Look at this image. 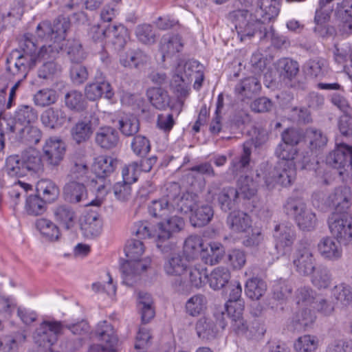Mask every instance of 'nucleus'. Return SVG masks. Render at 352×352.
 I'll return each instance as SVG.
<instances>
[{
  "instance_id": "obj_49",
  "label": "nucleus",
  "mask_w": 352,
  "mask_h": 352,
  "mask_svg": "<svg viewBox=\"0 0 352 352\" xmlns=\"http://www.w3.org/2000/svg\"><path fill=\"white\" fill-rule=\"evenodd\" d=\"M132 233L139 239L157 238L158 239L157 224L154 226L148 221H139L134 224Z\"/></svg>"
},
{
  "instance_id": "obj_3",
  "label": "nucleus",
  "mask_w": 352,
  "mask_h": 352,
  "mask_svg": "<svg viewBox=\"0 0 352 352\" xmlns=\"http://www.w3.org/2000/svg\"><path fill=\"white\" fill-rule=\"evenodd\" d=\"M228 19L234 26L237 36L241 41L251 39L256 34L260 39L267 35V28L261 23L256 13L247 9H236L228 14Z\"/></svg>"
},
{
  "instance_id": "obj_22",
  "label": "nucleus",
  "mask_w": 352,
  "mask_h": 352,
  "mask_svg": "<svg viewBox=\"0 0 352 352\" xmlns=\"http://www.w3.org/2000/svg\"><path fill=\"white\" fill-rule=\"evenodd\" d=\"M101 37H107L116 48L122 50L129 40V33L122 25H109L104 30L100 31L99 38Z\"/></svg>"
},
{
  "instance_id": "obj_51",
  "label": "nucleus",
  "mask_w": 352,
  "mask_h": 352,
  "mask_svg": "<svg viewBox=\"0 0 352 352\" xmlns=\"http://www.w3.org/2000/svg\"><path fill=\"white\" fill-rule=\"evenodd\" d=\"M189 283L192 287L200 288L208 281V274L207 269L201 265H195L189 268Z\"/></svg>"
},
{
  "instance_id": "obj_55",
  "label": "nucleus",
  "mask_w": 352,
  "mask_h": 352,
  "mask_svg": "<svg viewBox=\"0 0 352 352\" xmlns=\"http://www.w3.org/2000/svg\"><path fill=\"white\" fill-rule=\"evenodd\" d=\"M326 67L327 60L316 57L308 60L303 66V70L307 75L316 78L324 74Z\"/></svg>"
},
{
  "instance_id": "obj_13",
  "label": "nucleus",
  "mask_w": 352,
  "mask_h": 352,
  "mask_svg": "<svg viewBox=\"0 0 352 352\" xmlns=\"http://www.w3.org/2000/svg\"><path fill=\"white\" fill-rule=\"evenodd\" d=\"M272 236L277 253L284 255L294 243L296 234L293 226L280 223L274 227Z\"/></svg>"
},
{
  "instance_id": "obj_61",
  "label": "nucleus",
  "mask_w": 352,
  "mask_h": 352,
  "mask_svg": "<svg viewBox=\"0 0 352 352\" xmlns=\"http://www.w3.org/2000/svg\"><path fill=\"white\" fill-rule=\"evenodd\" d=\"M33 100L34 104L37 107H47L56 102V93L51 89H43L34 95Z\"/></svg>"
},
{
  "instance_id": "obj_43",
  "label": "nucleus",
  "mask_w": 352,
  "mask_h": 352,
  "mask_svg": "<svg viewBox=\"0 0 352 352\" xmlns=\"http://www.w3.org/2000/svg\"><path fill=\"white\" fill-rule=\"evenodd\" d=\"M213 216L212 206L210 204H203L195 209L190 221L193 226L203 227L211 221Z\"/></svg>"
},
{
  "instance_id": "obj_15",
  "label": "nucleus",
  "mask_w": 352,
  "mask_h": 352,
  "mask_svg": "<svg viewBox=\"0 0 352 352\" xmlns=\"http://www.w3.org/2000/svg\"><path fill=\"white\" fill-rule=\"evenodd\" d=\"M331 234L338 239H352V223L344 212L333 213L328 220Z\"/></svg>"
},
{
  "instance_id": "obj_35",
  "label": "nucleus",
  "mask_w": 352,
  "mask_h": 352,
  "mask_svg": "<svg viewBox=\"0 0 352 352\" xmlns=\"http://www.w3.org/2000/svg\"><path fill=\"white\" fill-rule=\"evenodd\" d=\"M19 157L23 162L27 175L29 173H36L41 170L42 160L38 151L30 148L23 151Z\"/></svg>"
},
{
  "instance_id": "obj_41",
  "label": "nucleus",
  "mask_w": 352,
  "mask_h": 352,
  "mask_svg": "<svg viewBox=\"0 0 352 352\" xmlns=\"http://www.w3.org/2000/svg\"><path fill=\"white\" fill-rule=\"evenodd\" d=\"M331 206L335 207L336 210L344 212V210L348 208V204L351 199V189L347 186L337 188L333 193L329 196Z\"/></svg>"
},
{
  "instance_id": "obj_14",
  "label": "nucleus",
  "mask_w": 352,
  "mask_h": 352,
  "mask_svg": "<svg viewBox=\"0 0 352 352\" xmlns=\"http://www.w3.org/2000/svg\"><path fill=\"white\" fill-rule=\"evenodd\" d=\"M270 174V177L265 178V184L267 188L272 187L274 182L285 187L291 185L296 176L294 162L279 163Z\"/></svg>"
},
{
  "instance_id": "obj_25",
  "label": "nucleus",
  "mask_w": 352,
  "mask_h": 352,
  "mask_svg": "<svg viewBox=\"0 0 352 352\" xmlns=\"http://www.w3.org/2000/svg\"><path fill=\"white\" fill-rule=\"evenodd\" d=\"M201 70V66L199 63L195 60H189L183 63H179L175 68V74L174 75V80L191 82L192 77Z\"/></svg>"
},
{
  "instance_id": "obj_36",
  "label": "nucleus",
  "mask_w": 352,
  "mask_h": 352,
  "mask_svg": "<svg viewBox=\"0 0 352 352\" xmlns=\"http://www.w3.org/2000/svg\"><path fill=\"white\" fill-rule=\"evenodd\" d=\"M149 214L155 218L168 217L173 208L171 206V199L168 197V192L162 198L151 201L148 208Z\"/></svg>"
},
{
  "instance_id": "obj_64",
  "label": "nucleus",
  "mask_w": 352,
  "mask_h": 352,
  "mask_svg": "<svg viewBox=\"0 0 352 352\" xmlns=\"http://www.w3.org/2000/svg\"><path fill=\"white\" fill-rule=\"evenodd\" d=\"M333 296L342 305L348 306L352 304V287L345 284H340L334 287L332 291Z\"/></svg>"
},
{
  "instance_id": "obj_31",
  "label": "nucleus",
  "mask_w": 352,
  "mask_h": 352,
  "mask_svg": "<svg viewBox=\"0 0 352 352\" xmlns=\"http://www.w3.org/2000/svg\"><path fill=\"white\" fill-rule=\"evenodd\" d=\"M164 269L168 275L180 276L188 270V263L179 254H172L164 262Z\"/></svg>"
},
{
  "instance_id": "obj_21",
  "label": "nucleus",
  "mask_w": 352,
  "mask_h": 352,
  "mask_svg": "<svg viewBox=\"0 0 352 352\" xmlns=\"http://www.w3.org/2000/svg\"><path fill=\"white\" fill-rule=\"evenodd\" d=\"M185 226L183 218L177 215L172 216L165 221L157 223L158 241H166L173 234L181 231Z\"/></svg>"
},
{
  "instance_id": "obj_47",
  "label": "nucleus",
  "mask_w": 352,
  "mask_h": 352,
  "mask_svg": "<svg viewBox=\"0 0 352 352\" xmlns=\"http://www.w3.org/2000/svg\"><path fill=\"white\" fill-rule=\"evenodd\" d=\"M147 96L156 109H164L169 105L170 98L168 92L160 87L149 89L147 91Z\"/></svg>"
},
{
  "instance_id": "obj_32",
  "label": "nucleus",
  "mask_w": 352,
  "mask_h": 352,
  "mask_svg": "<svg viewBox=\"0 0 352 352\" xmlns=\"http://www.w3.org/2000/svg\"><path fill=\"white\" fill-rule=\"evenodd\" d=\"M183 47L181 37L177 34H167L162 36L160 43V50L164 59L179 52Z\"/></svg>"
},
{
  "instance_id": "obj_6",
  "label": "nucleus",
  "mask_w": 352,
  "mask_h": 352,
  "mask_svg": "<svg viewBox=\"0 0 352 352\" xmlns=\"http://www.w3.org/2000/svg\"><path fill=\"white\" fill-rule=\"evenodd\" d=\"M326 163L343 178L352 177V146L344 143L338 144L327 156Z\"/></svg>"
},
{
  "instance_id": "obj_28",
  "label": "nucleus",
  "mask_w": 352,
  "mask_h": 352,
  "mask_svg": "<svg viewBox=\"0 0 352 352\" xmlns=\"http://www.w3.org/2000/svg\"><path fill=\"white\" fill-rule=\"evenodd\" d=\"M98 120H81L76 123L70 129L72 139L78 144L87 141L93 133V125L98 124Z\"/></svg>"
},
{
  "instance_id": "obj_38",
  "label": "nucleus",
  "mask_w": 352,
  "mask_h": 352,
  "mask_svg": "<svg viewBox=\"0 0 352 352\" xmlns=\"http://www.w3.org/2000/svg\"><path fill=\"white\" fill-rule=\"evenodd\" d=\"M150 57L140 50H133L120 59V63L125 67L142 69L149 61Z\"/></svg>"
},
{
  "instance_id": "obj_11",
  "label": "nucleus",
  "mask_w": 352,
  "mask_h": 352,
  "mask_svg": "<svg viewBox=\"0 0 352 352\" xmlns=\"http://www.w3.org/2000/svg\"><path fill=\"white\" fill-rule=\"evenodd\" d=\"M168 197L171 199V206L173 210L182 214L192 212L195 206H197L199 197L194 192L186 191L182 194L179 192L177 184H171L167 188Z\"/></svg>"
},
{
  "instance_id": "obj_1",
  "label": "nucleus",
  "mask_w": 352,
  "mask_h": 352,
  "mask_svg": "<svg viewBox=\"0 0 352 352\" xmlns=\"http://www.w3.org/2000/svg\"><path fill=\"white\" fill-rule=\"evenodd\" d=\"M69 28V21L63 16H59L54 21L53 24L43 21L36 28L38 37L45 38L52 43L43 45L37 52V62L53 60L63 47V42L66 37V32Z\"/></svg>"
},
{
  "instance_id": "obj_16",
  "label": "nucleus",
  "mask_w": 352,
  "mask_h": 352,
  "mask_svg": "<svg viewBox=\"0 0 352 352\" xmlns=\"http://www.w3.org/2000/svg\"><path fill=\"white\" fill-rule=\"evenodd\" d=\"M65 152V144L57 137L49 138L43 146V153L47 163L53 166L59 165Z\"/></svg>"
},
{
  "instance_id": "obj_7",
  "label": "nucleus",
  "mask_w": 352,
  "mask_h": 352,
  "mask_svg": "<svg viewBox=\"0 0 352 352\" xmlns=\"http://www.w3.org/2000/svg\"><path fill=\"white\" fill-rule=\"evenodd\" d=\"M64 324L58 321H44L36 329L34 340L39 346L47 350L46 352L54 351L52 346L56 342L59 335L63 333Z\"/></svg>"
},
{
  "instance_id": "obj_34",
  "label": "nucleus",
  "mask_w": 352,
  "mask_h": 352,
  "mask_svg": "<svg viewBox=\"0 0 352 352\" xmlns=\"http://www.w3.org/2000/svg\"><path fill=\"white\" fill-rule=\"evenodd\" d=\"M36 192L46 203H52L58 199L60 189L54 181L41 179L37 183Z\"/></svg>"
},
{
  "instance_id": "obj_45",
  "label": "nucleus",
  "mask_w": 352,
  "mask_h": 352,
  "mask_svg": "<svg viewBox=\"0 0 352 352\" xmlns=\"http://www.w3.org/2000/svg\"><path fill=\"white\" fill-rule=\"evenodd\" d=\"M117 161L111 157H100L95 163L94 169L99 179H104L110 175L115 170Z\"/></svg>"
},
{
  "instance_id": "obj_48",
  "label": "nucleus",
  "mask_w": 352,
  "mask_h": 352,
  "mask_svg": "<svg viewBox=\"0 0 352 352\" xmlns=\"http://www.w3.org/2000/svg\"><path fill=\"white\" fill-rule=\"evenodd\" d=\"M254 12L261 21V23L265 25L267 22H270L272 19L276 17L279 13V8L275 6L272 1L267 0L263 2L261 5L257 8Z\"/></svg>"
},
{
  "instance_id": "obj_8",
  "label": "nucleus",
  "mask_w": 352,
  "mask_h": 352,
  "mask_svg": "<svg viewBox=\"0 0 352 352\" xmlns=\"http://www.w3.org/2000/svg\"><path fill=\"white\" fill-rule=\"evenodd\" d=\"M63 197L69 204H75L82 203L85 206L99 207L102 204L100 198H96L87 201V190L83 182L80 181H67L63 188Z\"/></svg>"
},
{
  "instance_id": "obj_40",
  "label": "nucleus",
  "mask_w": 352,
  "mask_h": 352,
  "mask_svg": "<svg viewBox=\"0 0 352 352\" xmlns=\"http://www.w3.org/2000/svg\"><path fill=\"white\" fill-rule=\"evenodd\" d=\"M230 279L229 270L224 267H217L208 275V282L212 289L219 290L224 287L229 283Z\"/></svg>"
},
{
  "instance_id": "obj_63",
  "label": "nucleus",
  "mask_w": 352,
  "mask_h": 352,
  "mask_svg": "<svg viewBox=\"0 0 352 352\" xmlns=\"http://www.w3.org/2000/svg\"><path fill=\"white\" fill-rule=\"evenodd\" d=\"M25 338L23 334L4 336L0 339V352H17L19 344L25 342Z\"/></svg>"
},
{
  "instance_id": "obj_2",
  "label": "nucleus",
  "mask_w": 352,
  "mask_h": 352,
  "mask_svg": "<svg viewBox=\"0 0 352 352\" xmlns=\"http://www.w3.org/2000/svg\"><path fill=\"white\" fill-rule=\"evenodd\" d=\"M124 252L127 259L120 267L122 283L132 286L139 280L141 273L149 266L151 260L142 258L144 246L140 240L131 239L128 241Z\"/></svg>"
},
{
  "instance_id": "obj_4",
  "label": "nucleus",
  "mask_w": 352,
  "mask_h": 352,
  "mask_svg": "<svg viewBox=\"0 0 352 352\" xmlns=\"http://www.w3.org/2000/svg\"><path fill=\"white\" fill-rule=\"evenodd\" d=\"M285 212L293 218L297 226L303 231H311L316 226V214L302 199L289 198L284 206Z\"/></svg>"
},
{
  "instance_id": "obj_60",
  "label": "nucleus",
  "mask_w": 352,
  "mask_h": 352,
  "mask_svg": "<svg viewBox=\"0 0 352 352\" xmlns=\"http://www.w3.org/2000/svg\"><path fill=\"white\" fill-rule=\"evenodd\" d=\"M206 298L201 294H196L190 298L186 303V313L192 316H197L206 307Z\"/></svg>"
},
{
  "instance_id": "obj_52",
  "label": "nucleus",
  "mask_w": 352,
  "mask_h": 352,
  "mask_svg": "<svg viewBox=\"0 0 352 352\" xmlns=\"http://www.w3.org/2000/svg\"><path fill=\"white\" fill-rule=\"evenodd\" d=\"M259 181L249 176H241L238 180V192L245 199H250L257 191Z\"/></svg>"
},
{
  "instance_id": "obj_54",
  "label": "nucleus",
  "mask_w": 352,
  "mask_h": 352,
  "mask_svg": "<svg viewBox=\"0 0 352 352\" xmlns=\"http://www.w3.org/2000/svg\"><path fill=\"white\" fill-rule=\"evenodd\" d=\"M36 227L47 240L53 241L58 239L59 229L51 221L46 219H38L36 221Z\"/></svg>"
},
{
  "instance_id": "obj_9",
  "label": "nucleus",
  "mask_w": 352,
  "mask_h": 352,
  "mask_svg": "<svg viewBox=\"0 0 352 352\" xmlns=\"http://www.w3.org/2000/svg\"><path fill=\"white\" fill-rule=\"evenodd\" d=\"M7 129L12 133L10 138L14 139V143L18 146L35 145L40 142L42 137V132L38 127L30 124L23 126L16 121L12 120L8 122Z\"/></svg>"
},
{
  "instance_id": "obj_26",
  "label": "nucleus",
  "mask_w": 352,
  "mask_h": 352,
  "mask_svg": "<svg viewBox=\"0 0 352 352\" xmlns=\"http://www.w3.org/2000/svg\"><path fill=\"white\" fill-rule=\"evenodd\" d=\"M67 120V118L65 112L60 108H47L41 116L42 124L50 129L60 128Z\"/></svg>"
},
{
  "instance_id": "obj_29",
  "label": "nucleus",
  "mask_w": 352,
  "mask_h": 352,
  "mask_svg": "<svg viewBox=\"0 0 352 352\" xmlns=\"http://www.w3.org/2000/svg\"><path fill=\"white\" fill-rule=\"evenodd\" d=\"M228 228L234 232H247L252 226L250 217L241 210L231 212L226 219Z\"/></svg>"
},
{
  "instance_id": "obj_10",
  "label": "nucleus",
  "mask_w": 352,
  "mask_h": 352,
  "mask_svg": "<svg viewBox=\"0 0 352 352\" xmlns=\"http://www.w3.org/2000/svg\"><path fill=\"white\" fill-rule=\"evenodd\" d=\"M95 335L104 344L91 345L89 352H117L118 337L111 324L105 320L100 322L96 329Z\"/></svg>"
},
{
  "instance_id": "obj_62",
  "label": "nucleus",
  "mask_w": 352,
  "mask_h": 352,
  "mask_svg": "<svg viewBox=\"0 0 352 352\" xmlns=\"http://www.w3.org/2000/svg\"><path fill=\"white\" fill-rule=\"evenodd\" d=\"M65 104L67 108L81 111L86 108V101L82 94L76 90L67 93L65 96Z\"/></svg>"
},
{
  "instance_id": "obj_37",
  "label": "nucleus",
  "mask_w": 352,
  "mask_h": 352,
  "mask_svg": "<svg viewBox=\"0 0 352 352\" xmlns=\"http://www.w3.org/2000/svg\"><path fill=\"white\" fill-rule=\"evenodd\" d=\"M138 306L142 322L144 324L149 322L154 318L155 314L151 296L147 293L140 292Z\"/></svg>"
},
{
  "instance_id": "obj_53",
  "label": "nucleus",
  "mask_w": 352,
  "mask_h": 352,
  "mask_svg": "<svg viewBox=\"0 0 352 352\" xmlns=\"http://www.w3.org/2000/svg\"><path fill=\"white\" fill-rule=\"evenodd\" d=\"M311 274V283L318 289H326L330 285L331 274L326 267L319 265L314 270Z\"/></svg>"
},
{
  "instance_id": "obj_33",
  "label": "nucleus",
  "mask_w": 352,
  "mask_h": 352,
  "mask_svg": "<svg viewBox=\"0 0 352 352\" xmlns=\"http://www.w3.org/2000/svg\"><path fill=\"white\" fill-rule=\"evenodd\" d=\"M113 92L109 82H92L85 87V96L89 100H96L102 96L107 99L113 96Z\"/></svg>"
},
{
  "instance_id": "obj_50",
  "label": "nucleus",
  "mask_w": 352,
  "mask_h": 352,
  "mask_svg": "<svg viewBox=\"0 0 352 352\" xmlns=\"http://www.w3.org/2000/svg\"><path fill=\"white\" fill-rule=\"evenodd\" d=\"M267 285L265 283L258 278L249 279L245 284V294L252 300H258L265 292Z\"/></svg>"
},
{
  "instance_id": "obj_12",
  "label": "nucleus",
  "mask_w": 352,
  "mask_h": 352,
  "mask_svg": "<svg viewBox=\"0 0 352 352\" xmlns=\"http://www.w3.org/2000/svg\"><path fill=\"white\" fill-rule=\"evenodd\" d=\"M244 309H241V305L238 307L237 309H233V307L230 306L228 311H216L214 318L221 329H224L228 324V320H230L231 328L237 334H245L249 330V324L243 317Z\"/></svg>"
},
{
  "instance_id": "obj_24",
  "label": "nucleus",
  "mask_w": 352,
  "mask_h": 352,
  "mask_svg": "<svg viewBox=\"0 0 352 352\" xmlns=\"http://www.w3.org/2000/svg\"><path fill=\"white\" fill-rule=\"evenodd\" d=\"M196 332L198 337L203 340L214 339L221 329L216 321L214 314L212 318L203 317L199 318L196 323Z\"/></svg>"
},
{
  "instance_id": "obj_23",
  "label": "nucleus",
  "mask_w": 352,
  "mask_h": 352,
  "mask_svg": "<svg viewBox=\"0 0 352 352\" xmlns=\"http://www.w3.org/2000/svg\"><path fill=\"white\" fill-rule=\"evenodd\" d=\"M80 229L86 238L99 236L102 230V221L100 215L91 212L86 214L80 222Z\"/></svg>"
},
{
  "instance_id": "obj_18",
  "label": "nucleus",
  "mask_w": 352,
  "mask_h": 352,
  "mask_svg": "<svg viewBox=\"0 0 352 352\" xmlns=\"http://www.w3.org/2000/svg\"><path fill=\"white\" fill-rule=\"evenodd\" d=\"M318 250L323 258L331 261L340 259L342 255V248L340 241L331 236H325L320 240Z\"/></svg>"
},
{
  "instance_id": "obj_44",
  "label": "nucleus",
  "mask_w": 352,
  "mask_h": 352,
  "mask_svg": "<svg viewBox=\"0 0 352 352\" xmlns=\"http://www.w3.org/2000/svg\"><path fill=\"white\" fill-rule=\"evenodd\" d=\"M3 170L10 177L19 178L27 175L19 155H12L6 158Z\"/></svg>"
},
{
  "instance_id": "obj_20",
  "label": "nucleus",
  "mask_w": 352,
  "mask_h": 352,
  "mask_svg": "<svg viewBox=\"0 0 352 352\" xmlns=\"http://www.w3.org/2000/svg\"><path fill=\"white\" fill-rule=\"evenodd\" d=\"M293 263L296 270L301 275L308 276L312 273L316 267L315 266V258L311 251L307 248L297 250Z\"/></svg>"
},
{
  "instance_id": "obj_58",
  "label": "nucleus",
  "mask_w": 352,
  "mask_h": 352,
  "mask_svg": "<svg viewBox=\"0 0 352 352\" xmlns=\"http://www.w3.org/2000/svg\"><path fill=\"white\" fill-rule=\"evenodd\" d=\"M277 68L280 74L292 80L299 72V65L296 61L287 58H280L277 62Z\"/></svg>"
},
{
  "instance_id": "obj_27",
  "label": "nucleus",
  "mask_w": 352,
  "mask_h": 352,
  "mask_svg": "<svg viewBox=\"0 0 352 352\" xmlns=\"http://www.w3.org/2000/svg\"><path fill=\"white\" fill-rule=\"evenodd\" d=\"M63 323L64 324V329H67L72 334L79 336L74 341L66 342L65 348L68 351L78 350L82 346L83 339L81 336L86 335L89 331V324L85 320H81L74 324Z\"/></svg>"
},
{
  "instance_id": "obj_17",
  "label": "nucleus",
  "mask_w": 352,
  "mask_h": 352,
  "mask_svg": "<svg viewBox=\"0 0 352 352\" xmlns=\"http://www.w3.org/2000/svg\"><path fill=\"white\" fill-rule=\"evenodd\" d=\"M119 142V133L112 126H102L96 132L95 142L103 150L109 151L116 148Z\"/></svg>"
},
{
  "instance_id": "obj_46",
  "label": "nucleus",
  "mask_w": 352,
  "mask_h": 352,
  "mask_svg": "<svg viewBox=\"0 0 352 352\" xmlns=\"http://www.w3.org/2000/svg\"><path fill=\"white\" fill-rule=\"evenodd\" d=\"M135 34L138 41L144 45H151L157 40L154 27L148 23L138 25L135 29Z\"/></svg>"
},
{
  "instance_id": "obj_59",
  "label": "nucleus",
  "mask_w": 352,
  "mask_h": 352,
  "mask_svg": "<svg viewBox=\"0 0 352 352\" xmlns=\"http://www.w3.org/2000/svg\"><path fill=\"white\" fill-rule=\"evenodd\" d=\"M230 287V293L228 300L226 304V311H228L230 306L233 307V309H237L238 307L241 305V309H244V302L241 299L242 288L238 282L231 283Z\"/></svg>"
},
{
  "instance_id": "obj_39",
  "label": "nucleus",
  "mask_w": 352,
  "mask_h": 352,
  "mask_svg": "<svg viewBox=\"0 0 352 352\" xmlns=\"http://www.w3.org/2000/svg\"><path fill=\"white\" fill-rule=\"evenodd\" d=\"M54 214L55 219L67 230L73 228L76 224V212L69 206H58L54 210Z\"/></svg>"
},
{
  "instance_id": "obj_5",
  "label": "nucleus",
  "mask_w": 352,
  "mask_h": 352,
  "mask_svg": "<svg viewBox=\"0 0 352 352\" xmlns=\"http://www.w3.org/2000/svg\"><path fill=\"white\" fill-rule=\"evenodd\" d=\"M335 6H336V10H338V14L340 15L342 14L340 8H344L345 12H348V8L351 6V0H320L319 9L316 10L314 19L317 26L314 30L322 36H331L334 33L333 28L326 27L323 24L334 10Z\"/></svg>"
},
{
  "instance_id": "obj_57",
  "label": "nucleus",
  "mask_w": 352,
  "mask_h": 352,
  "mask_svg": "<svg viewBox=\"0 0 352 352\" xmlns=\"http://www.w3.org/2000/svg\"><path fill=\"white\" fill-rule=\"evenodd\" d=\"M201 250H204L203 240L199 236L191 235L185 240L184 252L188 258H194Z\"/></svg>"
},
{
  "instance_id": "obj_19",
  "label": "nucleus",
  "mask_w": 352,
  "mask_h": 352,
  "mask_svg": "<svg viewBox=\"0 0 352 352\" xmlns=\"http://www.w3.org/2000/svg\"><path fill=\"white\" fill-rule=\"evenodd\" d=\"M259 146L260 143H258L257 139H252L244 142L243 145V153L241 156L233 159L231 162L230 170L234 175H237L248 169L250 166L252 148H257Z\"/></svg>"
},
{
  "instance_id": "obj_56",
  "label": "nucleus",
  "mask_w": 352,
  "mask_h": 352,
  "mask_svg": "<svg viewBox=\"0 0 352 352\" xmlns=\"http://www.w3.org/2000/svg\"><path fill=\"white\" fill-rule=\"evenodd\" d=\"M46 209V202L41 196L30 195L26 199L25 210L28 214L37 216L44 213Z\"/></svg>"
},
{
  "instance_id": "obj_42",
  "label": "nucleus",
  "mask_w": 352,
  "mask_h": 352,
  "mask_svg": "<svg viewBox=\"0 0 352 352\" xmlns=\"http://www.w3.org/2000/svg\"><path fill=\"white\" fill-rule=\"evenodd\" d=\"M239 192L233 187L223 188L218 195V203L223 212H228L236 205Z\"/></svg>"
},
{
  "instance_id": "obj_30",
  "label": "nucleus",
  "mask_w": 352,
  "mask_h": 352,
  "mask_svg": "<svg viewBox=\"0 0 352 352\" xmlns=\"http://www.w3.org/2000/svg\"><path fill=\"white\" fill-rule=\"evenodd\" d=\"M261 89L259 80L255 76H249L241 80L235 86V93L246 98H252Z\"/></svg>"
}]
</instances>
